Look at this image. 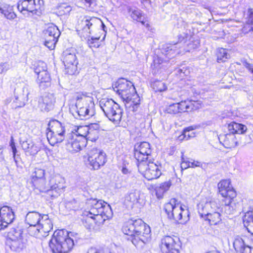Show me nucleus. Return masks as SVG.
<instances>
[{
    "mask_svg": "<svg viewBox=\"0 0 253 253\" xmlns=\"http://www.w3.org/2000/svg\"><path fill=\"white\" fill-rule=\"evenodd\" d=\"M113 212L109 205L102 200L90 199L87 201L83 216V222L87 229L93 227L94 224H103L112 217Z\"/></svg>",
    "mask_w": 253,
    "mask_h": 253,
    "instance_id": "f257e3e1",
    "label": "nucleus"
},
{
    "mask_svg": "<svg viewBox=\"0 0 253 253\" xmlns=\"http://www.w3.org/2000/svg\"><path fill=\"white\" fill-rule=\"evenodd\" d=\"M30 227V234L38 238L46 237L53 227L51 220L47 214H41L36 211L28 212L25 218Z\"/></svg>",
    "mask_w": 253,
    "mask_h": 253,
    "instance_id": "f03ea898",
    "label": "nucleus"
},
{
    "mask_svg": "<svg viewBox=\"0 0 253 253\" xmlns=\"http://www.w3.org/2000/svg\"><path fill=\"white\" fill-rule=\"evenodd\" d=\"M123 231L132 237V243L135 246L145 244L151 239L150 227L140 219L128 221L123 227Z\"/></svg>",
    "mask_w": 253,
    "mask_h": 253,
    "instance_id": "7ed1b4c3",
    "label": "nucleus"
},
{
    "mask_svg": "<svg viewBox=\"0 0 253 253\" xmlns=\"http://www.w3.org/2000/svg\"><path fill=\"white\" fill-rule=\"evenodd\" d=\"M197 210L200 216L210 225H217L221 222L219 204L215 201L201 197L197 204Z\"/></svg>",
    "mask_w": 253,
    "mask_h": 253,
    "instance_id": "20e7f679",
    "label": "nucleus"
},
{
    "mask_svg": "<svg viewBox=\"0 0 253 253\" xmlns=\"http://www.w3.org/2000/svg\"><path fill=\"white\" fill-rule=\"evenodd\" d=\"M114 89L128 107H132L133 111L137 109L140 104V98L131 82L124 79H120Z\"/></svg>",
    "mask_w": 253,
    "mask_h": 253,
    "instance_id": "39448f33",
    "label": "nucleus"
},
{
    "mask_svg": "<svg viewBox=\"0 0 253 253\" xmlns=\"http://www.w3.org/2000/svg\"><path fill=\"white\" fill-rule=\"evenodd\" d=\"M72 234L64 230L54 232L49 246L53 253H68L74 246Z\"/></svg>",
    "mask_w": 253,
    "mask_h": 253,
    "instance_id": "423d86ee",
    "label": "nucleus"
},
{
    "mask_svg": "<svg viewBox=\"0 0 253 253\" xmlns=\"http://www.w3.org/2000/svg\"><path fill=\"white\" fill-rule=\"evenodd\" d=\"M164 210L168 218L179 224H185L189 220V211L187 207L171 199L164 206Z\"/></svg>",
    "mask_w": 253,
    "mask_h": 253,
    "instance_id": "0eeeda50",
    "label": "nucleus"
},
{
    "mask_svg": "<svg viewBox=\"0 0 253 253\" xmlns=\"http://www.w3.org/2000/svg\"><path fill=\"white\" fill-rule=\"evenodd\" d=\"M76 100L75 114L81 120L89 119L94 114V104L92 97L83 93H77L75 95Z\"/></svg>",
    "mask_w": 253,
    "mask_h": 253,
    "instance_id": "6e6552de",
    "label": "nucleus"
},
{
    "mask_svg": "<svg viewBox=\"0 0 253 253\" xmlns=\"http://www.w3.org/2000/svg\"><path fill=\"white\" fill-rule=\"evenodd\" d=\"M99 105L105 116L115 125L119 124L121 121L123 110L113 100L105 98L99 101Z\"/></svg>",
    "mask_w": 253,
    "mask_h": 253,
    "instance_id": "1a4fd4ad",
    "label": "nucleus"
},
{
    "mask_svg": "<svg viewBox=\"0 0 253 253\" xmlns=\"http://www.w3.org/2000/svg\"><path fill=\"white\" fill-rule=\"evenodd\" d=\"M102 27L104 30L105 25L99 18L95 17L84 16L78 22L77 31L81 37L89 38L96 29Z\"/></svg>",
    "mask_w": 253,
    "mask_h": 253,
    "instance_id": "9d476101",
    "label": "nucleus"
},
{
    "mask_svg": "<svg viewBox=\"0 0 253 253\" xmlns=\"http://www.w3.org/2000/svg\"><path fill=\"white\" fill-rule=\"evenodd\" d=\"M65 128L62 124L57 120L50 121L48 123L46 136L51 145L54 146L64 139Z\"/></svg>",
    "mask_w": 253,
    "mask_h": 253,
    "instance_id": "9b49d317",
    "label": "nucleus"
},
{
    "mask_svg": "<svg viewBox=\"0 0 253 253\" xmlns=\"http://www.w3.org/2000/svg\"><path fill=\"white\" fill-rule=\"evenodd\" d=\"M42 0H23L19 1L17 8L23 15L40 14L43 7Z\"/></svg>",
    "mask_w": 253,
    "mask_h": 253,
    "instance_id": "f8f14e48",
    "label": "nucleus"
},
{
    "mask_svg": "<svg viewBox=\"0 0 253 253\" xmlns=\"http://www.w3.org/2000/svg\"><path fill=\"white\" fill-rule=\"evenodd\" d=\"M137 167L139 171L148 180L157 179L162 174L161 167L150 160L137 163Z\"/></svg>",
    "mask_w": 253,
    "mask_h": 253,
    "instance_id": "ddd939ff",
    "label": "nucleus"
},
{
    "mask_svg": "<svg viewBox=\"0 0 253 253\" xmlns=\"http://www.w3.org/2000/svg\"><path fill=\"white\" fill-rule=\"evenodd\" d=\"M86 164L91 169H98L106 162L105 153L98 149H91L84 157Z\"/></svg>",
    "mask_w": 253,
    "mask_h": 253,
    "instance_id": "4468645a",
    "label": "nucleus"
},
{
    "mask_svg": "<svg viewBox=\"0 0 253 253\" xmlns=\"http://www.w3.org/2000/svg\"><path fill=\"white\" fill-rule=\"evenodd\" d=\"M6 244L12 251L20 252L26 248V241L20 230L13 229L8 234Z\"/></svg>",
    "mask_w": 253,
    "mask_h": 253,
    "instance_id": "2eb2a0df",
    "label": "nucleus"
},
{
    "mask_svg": "<svg viewBox=\"0 0 253 253\" xmlns=\"http://www.w3.org/2000/svg\"><path fill=\"white\" fill-rule=\"evenodd\" d=\"M219 194L224 198L225 205L230 206L236 197V193L229 179L221 180L218 184Z\"/></svg>",
    "mask_w": 253,
    "mask_h": 253,
    "instance_id": "dca6fc26",
    "label": "nucleus"
},
{
    "mask_svg": "<svg viewBox=\"0 0 253 253\" xmlns=\"http://www.w3.org/2000/svg\"><path fill=\"white\" fill-rule=\"evenodd\" d=\"M180 241L176 236H166L162 238L160 244L163 253H179Z\"/></svg>",
    "mask_w": 253,
    "mask_h": 253,
    "instance_id": "f3484780",
    "label": "nucleus"
},
{
    "mask_svg": "<svg viewBox=\"0 0 253 253\" xmlns=\"http://www.w3.org/2000/svg\"><path fill=\"white\" fill-rule=\"evenodd\" d=\"M50 189L48 194L52 197H57L63 192L66 188L65 180L59 174L54 175L50 180Z\"/></svg>",
    "mask_w": 253,
    "mask_h": 253,
    "instance_id": "a211bd4d",
    "label": "nucleus"
},
{
    "mask_svg": "<svg viewBox=\"0 0 253 253\" xmlns=\"http://www.w3.org/2000/svg\"><path fill=\"white\" fill-rule=\"evenodd\" d=\"M37 74V82L40 87L44 88L50 85V77L47 71V67L43 62H39L35 69Z\"/></svg>",
    "mask_w": 253,
    "mask_h": 253,
    "instance_id": "6ab92c4d",
    "label": "nucleus"
},
{
    "mask_svg": "<svg viewBox=\"0 0 253 253\" xmlns=\"http://www.w3.org/2000/svg\"><path fill=\"white\" fill-rule=\"evenodd\" d=\"M150 145L148 142H142L137 144L134 147V157L138 163L149 161V157L151 154Z\"/></svg>",
    "mask_w": 253,
    "mask_h": 253,
    "instance_id": "aec40b11",
    "label": "nucleus"
},
{
    "mask_svg": "<svg viewBox=\"0 0 253 253\" xmlns=\"http://www.w3.org/2000/svg\"><path fill=\"white\" fill-rule=\"evenodd\" d=\"M14 213L12 210L8 206L0 208V230L4 229L11 224L14 219Z\"/></svg>",
    "mask_w": 253,
    "mask_h": 253,
    "instance_id": "412c9836",
    "label": "nucleus"
},
{
    "mask_svg": "<svg viewBox=\"0 0 253 253\" xmlns=\"http://www.w3.org/2000/svg\"><path fill=\"white\" fill-rule=\"evenodd\" d=\"M63 63L69 74H73L77 70L78 61L74 52L66 50L63 52Z\"/></svg>",
    "mask_w": 253,
    "mask_h": 253,
    "instance_id": "4be33fe9",
    "label": "nucleus"
},
{
    "mask_svg": "<svg viewBox=\"0 0 253 253\" xmlns=\"http://www.w3.org/2000/svg\"><path fill=\"white\" fill-rule=\"evenodd\" d=\"M248 240L246 237L236 236L233 242L235 250L241 253H253V246L248 243Z\"/></svg>",
    "mask_w": 253,
    "mask_h": 253,
    "instance_id": "5701e85b",
    "label": "nucleus"
},
{
    "mask_svg": "<svg viewBox=\"0 0 253 253\" xmlns=\"http://www.w3.org/2000/svg\"><path fill=\"white\" fill-rule=\"evenodd\" d=\"M86 144V141L84 137L77 135H72L70 140L66 144L67 149L72 153L80 151Z\"/></svg>",
    "mask_w": 253,
    "mask_h": 253,
    "instance_id": "b1692460",
    "label": "nucleus"
},
{
    "mask_svg": "<svg viewBox=\"0 0 253 253\" xmlns=\"http://www.w3.org/2000/svg\"><path fill=\"white\" fill-rule=\"evenodd\" d=\"M21 144L27 155H35L40 150V148L30 138L21 140Z\"/></svg>",
    "mask_w": 253,
    "mask_h": 253,
    "instance_id": "393cba45",
    "label": "nucleus"
},
{
    "mask_svg": "<svg viewBox=\"0 0 253 253\" xmlns=\"http://www.w3.org/2000/svg\"><path fill=\"white\" fill-rule=\"evenodd\" d=\"M178 104L180 113L190 112L202 107L201 103L198 101L185 100L181 101Z\"/></svg>",
    "mask_w": 253,
    "mask_h": 253,
    "instance_id": "a878e982",
    "label": "nucleus"
},
{
    "mask_svg": "<svg viewBox=\"0 0 253 253\" xmlns=\"http://www.w3.org/2000/svg\"><path fill=\"white\" fill-rule=\"evenodd\" d=\"M243 23L244 24L242 28L243 33L247 34L253 31V9L249 8L244 13Z\"/></svg>",
    "mask_w": 253,
    "mask_h": 253,
    "instance_id": "bb28decb",
    "label": "nucleus"
},
{
    "mask_svg": "<svg viewBox=\"0 0 253 253\" xmlns=\"http://www.w3.org/2000/svg\"><path fill=\"white\" fill-rule=\"evenodd\" d=\"M126 201L131 203L132 205H142L144 203L143 194L139 190H132L126 197Z\"/></svg>",
    "mask_w": 253,
    "mask_h": 253,
    "instance_id": "cd10ccee",
    "label": "nucleus"
},
{
    "mask_svg": "<svg viewBox=\"0 0 253 253\" xmlns=\"http://www.w3.org/2000/svg\"><path fill=\"white\" fill-rule=\"evenodd\" d=\"M55 102V98L52 94H47L42 96L39 100L40 107L44 111L51 110Z\"/></svg>",
    "mask_w": 253,
    "mask_h": 253,
    "instance_id": "c85d7f7f",
    "label": "nucleus"
},
{
    "mask_svg": "<svg viewBox=\"0 0 253 253\" xmlns=\"http://www.w3.org/2000/svg\"><path fill=\"white\" fill-rule=\"evenodd\" d=\"M219 139L226 148H234L238 144V141L235 135L230 132L226 134L220 135Z\"/></svg>",
    "mask_w": 253,
    "mask_h": 253,
    "instance_id": "c756f323",
    "label": "nucleus"
},
{
    "mask_svg": "<svg viewBox=\"0 0 253 253\" xmlns=\"http://www.w3.org/2000/svg\"><path fill=\"white\" fill-rule=\"evenodd\" d=\"M86 141H95L98 137L100 126L98 124H91L88 126Z\"/></svg>",
    "mask_w": 253,
    "mask_h": 253,
    "instance_id": "7c9ffc66",
    "label": "nucleus"
},
{
    "mask_svg": "<svg viewBox=\"0 0 253 253\" xmlns=\"http://www.w3.org/2000/svg\"><path fill=\"white\" fill-rule=\"evenodd\" d=\"M243 223L248 232L253 235V208L245 213Z\"/></svg>",
    "mask_w": 253,
    "mask_h": 253,
    "instance_id": "2f4dec72",
    "label": "nucleus"
},
{
    "mask_svg": "<svg viewBox=\"0 0 253 253\" xmlns=\"http://www.w3.org/2000/svg\"><path fill=\"white\" fill-rule=\"evenodd\" d=\"M0 12L7 19L12 20L16 17V14L14 12L13 7L8 4H3L0 6Z\"/></svg>",
    "mask_w": 253,
    "mask_h": 253,
    "instance_id": "473e14b6",
    "label": "nucleus"
},
{
    "mask_svg": "<svg viewBox=\"0 0 253 253\" xmlns=\"http://www.w3.org/2000/svg\"><path fill=\"white\" fill-rule=\"evenodd\" d=\"M60 35V32L57 27L53 24H50L44 31L45 38L49 39L57 40Z\"/></svg>",
    "mask_w": 253,
    "mask_h": 253,
    "instance_id": "72a5a7b5",
    "label": "nucleus"
},
{
    "mask_svg": "<svg viewBox=\"0 0 253 253\" xmlns=\"http://www.w3.org/2000/svg\"><path fill=\"white\" fill-rule=\"evenodd\" d=\"M171 185V183L170 181L158 184L155 188L157 197L158 198H162L164 194L169 190Z\"/></svg>",
    "mask_w": 253,
    "mask_h": 253,
    "instance_id": "f704fd0d",
    "label": "nucleus"
},
{
    "mask_svg": "<svg viewBox=\"0 0 253 253\" xmlns=\"http://www.w3.org/2000/svg\"><path fill=\"white\" fill-rule=\"evenodd\" d=\"M128 12L130 13V16L134 20L140 22L143 25L146 27H149V24L146 23V21L141 20L142 17V13L140 10L137 9H133L129 7L128 8Z\"/></svg>",
    "mask_w": 253,
    "mask_h": 253,
    "instance_id": "c9c22d12",
    "label": "nucleus"
},
{
    "mask_svg": "<svg viewBox=\"0 0 253 253\" xmlns=\"http://www.w3.org/2000/svg\"><path fill=\"white\" fill-rule=\"evenodd\" d=\"M228 128L229 131L235 133L243 134L246 131L247 127L246 126L241 124L232 122L228 125Z\"/></svg>",
    "mask_w": 253,
    "mask_h": 253,
    "instance_id": "e433bc0d",
    "label": "nucleus"
},
{
    "mask_svg": "<svg viewBox=\"0 0 253 253\" xmlns=\"http://www.w3.org/2000/svg\"><path fill=\"white\" fill-rule=\"evenodd\" d=\"M194 129L195 127L192 126L186 127L183 130L182 133L179 136L178 139L182 141L183 140H188L195 137L196 133L194 131Z\"/></svg>",
    "mask_w": 253,
    "mask_h": 253,
    "instance_id": "4c0bfd02",
    "label": "nucleus"
},
{
    "mask_svg": "<svg viewBox=\"0 0 253 253\" xmlns=\"http://www.w3.org/2000/svg\"><path fill=\"white\" fill-rule=\"evenodd\" d=\"M88 130V126H80L75 130V132H73L71 135L84 137L85 139V141H86V137Z\"/></svg>",
    "mask_w": 253,
    "mask_h": 253,
    "instance_id": "58836bf2",
    "label": "nucleus"
},
{
    "mask_svg": "<svg viewBox=\"0 0 253 253\" xmlns=\"http://www.w3.org/2000/svg\"><path fill=\"white\" fill-rule=\"evenodd\" d=\"M34 186L41 192H45L49 190L45 185V180L44 178L32 180Z\"/></svg>",
    "mask_w": 253,
    "mask_h": 253,
    "instance_id": "ea45409f",
    "label": "nucleus"
},
{
    "mask_svg": "<svg viewBox=\"0 0 253 253\" xmlns=\"http://www.w3.org/2000/svg\"><path fill=\"white\" fill-rule=\"evenodd\" d=\"M163 62L164 60L161 57L157 55L154 56L153 62L151 65V68H152L154 73H157L159 70L161 68L162 66L161 65L163 63Z\"/></svg>",
    "mask_w": 253,
    "mask_h": 253,
    "instance_id": "a19ab883",
    "label": "nucleus"
},
{
    "mask_svg": "<svg viewBox=\"0 0 253 253\" xmlns=\"http://www.w3.org/2000/svg\"><path fill=\"white\" fill-rule=\"evenodd\" d=\"M230 57L226 49L224 48H219L217 52V61L222 62L225 61Z\"/></svg>",
    "mask_w": 253,
    "mask_h": 253,
    "instance_id": "79ce46f5",
    "label": "nucleus"
},
{
    "mask_svg": "<svg viewBox=\"0 0 253 253\" xmlns=\"http://www.w3.org/2000/svg\"><path fill=\"white\" fill-rule=\"evenodd\" d=\"M45 170L39 168H36L32 173V180L41 179L44 177Z\"/></svg>",
    "mask_w": 253,
    "mask_h": 253,
    "instance_id": "37998d69",
    "label": "nucleus"
},
{
    "mask_svg": "<svg viewBox=\"0 0 253 253\" xmlns=\"http://www.w3.org/2000/svg\"><path fill=\"white\" fill-rule=\"evenodd\" d=\"M153 87L155 91L162 92L167 89L166 84L161 81H156L153 84Z\"/></svg>",
    "mask_w": 253,
    "mask_h": 253,
    "instance_id": "c03bdc74",
    "label": "nucleus"
},
{
    "mask_svg": "<svg viewBox=\"0 0 253 253\" xmlns=\"http://www.w3.org/2000/svg\"><path fill=\"white\" fill-rule=\"evenodd\" d=\"M179 106L177 103H173L166 108V111L170 114H176L180 113Z\"/></svg>",
    "mask_w": 253,
    "mask_h": 253,
    "instance_id": "a18cd8bd",
    "label": "nucleus"
},
{
    "mask_svg": "<svg viewBox=\"0 0 253 253\" xmlns=\"http://www.w3.org/2000/svg\"><path fill=\"white\" fill-rule=\"evenodd\" d=\"M99 37L93 38L91 37L87 40V44L90 48H98L100 46V42H99Z\"/></svg>",
    "mask_w": 253,
    "mask_h": 253,
    "instance_id": "49530a36",
    "label": "nucleus"
},
{
    "mask_svg": "<svg viewBox=\"0 0 253 253\" xmlns=\"http://www.w3.org/2000/svg\"><path fill=\"white\" fill-rule=\"evenodd\" d=\"M72 10V7L68 5L63 4L58 8V12L61 15L68 14Z\"/></svg>",
    "mask_w": 253,
    "mask_h": 253,
    "instance_id": "de8ad7c7",
    "label": "nucleus"
},
{
    "mask_svg": "<svg viewBox=\"0 0 253 253\" xmlns=\"http://www.w3.org/2000/svg\"><path fill=\"white\" fill-rule=\"evenodd\" d=\"M45 39L44 45L49 49H53L55 48V44L57 42V40Z\"/></svg>",
    "mask_w": 253,
    "mask_h": 253,
    "instance_id": "09e8293b",
    "label": "nucleus"
},
{
    "mask_svg": "<svg viewBox=\"0 0 253 253\" xmlns=\"http://www.w3.org/2000/svg\"><path fill=\"white\" fill-rule=\"evenodd\" d=\"M9 69V65L7 63H0V74L6 72Z\"/></svg>",
    "mask_w": 253,
    "mask_h": 253,
    "instance_id": "8fccbe9b",
    "label": "nucleus"
},
{
    "mask_svg": "<svg viewBox=\"0 0 253 253\" xmlns=\"http://www.w3.org/2000/svg\"><path fill=\"white\" fill-rule=\"evenodd\" d=\"M191 161L186 160L182 157V162L181 163V168L182 169H186L190 167Z\"/></svg>",
    "mask_w": 253,
    "mask_h": 253,
    "instance_id": "3c124183",
    "label": "nucleus"
},
{
    "mask_svg": "<svg viewBox=\"0 0 253 253\" xmlns=\"http://www.w3.org/2000/svg\"><path fill=\"white\" fill-rule=\"evenodd\" d=\"M10 146L12 151L13 159L15 160L16 153H17V149L15 145L13 137H11V139L10 142Z\"/></svg>",
    "mask_w": 253,
    "mask_h": 253,
    "instance_id": "603ef678",
    "label": "nucleus"
},
{
    "mask_svg": "<svg viewBox=\"0 0 253 253\" xmlns=\"http://www.w3.org/2000/svg\"><path fill=\"white\" fill-rule=\"evenodd\" d=\"M168 53L166 54V55L168 56V58H171L174 56V55L176 53H178V52H175V50L173 48H171L169 50H168Z\"/></svg>",
    "mask_w": 253,
    "mask_h": 253,
    "instance_id": "864d4df0",
    "label": "nucleus"
},
{
    "mask_svg": "<svg viewBox=\"0 0 253 253\" xmlns=\"http://www.w3.org/2000/svg\"><path fill=\"white\" fill-rule=\"evenodd\" d=\"M190 164V167L191 168L200 167L202 166V163L199 161H191Z\"/></svg>",
    "mask_w": 253,
    "mask_h": 253,
    "instance_id": "5fc2aeb1",
    "label": "nucleus"
},
{
    "mask_svg": "<svg viewBox=\"0 0 253 253\" xmlns=\"http://www.w3.org/2000/svg\"><path fill=\"white\" fill-rule=\"evenodd\" d=\"M243 65L251 73H252V72H253V65L250 64L246 61H245L243 62Z\"/></svg>",
    "mask_w": 253,
    "mask_h": 253,
    "instance_id": "6e6d98bb",
    "label": "nucleus"
},
{
    "mask_svg": "<svg viewBox=\"0 0 253 253\" xmlns=\"http://www.w3.org/2000/svg\"><path fill=\"white\" fill-rule=\"evenodd\" d=\"M122 172L125 174H126L127 173H129V170L127 169H126V167H123L122 169Z\"/></svg>",
    "mask_w": 253,
    "mask_h": 253,
    "instance_id": "4d7b16f0",
    "label": "nucleus"
},
{
    "mask_svg": "<svg viewBox=\"0 0 253 253\" xmlns=\"http://www.w3.org/2000/svg\"><path fill=\"white\" fill-rule=\"evenodd\" d=\"M4 160V157L2 155V148L0 147V161H1Z\"/></svg>",
    "mask_w": 253,
    "mask_h": 253,
    "instance_id": "13d9d810",
    "label": "nucleus"
},
{
    "mask_svg": "<svg viewBox=\"0 0 253 253\" xmlns=\"http://www.w3.org/2000/svg\"><path fill=\"white\" fill-rule=\"evenodd\" d=\"M86 3L89 4V5H90L91 3H93V1H94L95 0H84Z\"/></svg>",
    "mask_w": 253,
    "mask_h": 253,
    "instance_id": "bf43d9fd",
    "label": "nucleus"
},
{
    "mask_svg": "<svg viewBox=\"0 0 253 253\" xmlns=\"http://www.w3.org/2000/svg\"><path fill=\"white\" fill-rule=\"evenodd\" d=\"M207 253H219V252L217 251H209V252H207Z\"/></svg>",
    "mask_w": 253,
    "mask_h": 253,
    "instance_id": "052dcab7",
    "label": "nucleus"
}]
</instances>
